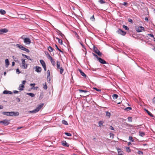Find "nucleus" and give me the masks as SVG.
Here are the masks:
<instances>
[{
	"mask_svg": "<svg viewBox=\"0 0 155 155\" xmlns=\"http://www.w3.org/2000/svg\"><path fill=\"white\" fill-rule=\"evenodd\" d=\"M2 114L5 115L11 116H16L19 115V113L18 112H3Z\"/></svg>",
	"mask_w": 155,
	"mask_h": 155,
	"instance_id": "f257e3e1",
	"label": "nucleus"
},
{
	"mask_svg": "<svg viewBox=\"0 0 155 155\" xmlns=\"http://www.w3.org/2000/svg\"><path fill=\"white\" fill-rule=\"evenodd\" d=\"M21 38L24 40V42L25 45H29L31 43L30 39L28 38H25V35H22Z\"/></svg>",
	"mask_w": 155,
	"mask_h": 155,
	"instance_id": "f03ea898",
	"label": "nucleus"
},
{
	"mask_svg": "<svg viewBox=\"0 0 155 155\" xmlns=\"http://www.w3.org/2000/svg\"><path fill=\"white\" fill-rule=\"evenodd\" d=\"M43 105L44 104H41L39 105L35 109L33 110L32 111H30V112L31 113H36L38 112L43 107Z\"/></svg>",
	"mask_w": 155,
	"mask_h": 155,
	"instance_id": "7ed1b4c3",
	"label": "nucleus"
},
{
	"mask_svg": "<svg viewBox=\"0 0 155 155\" xmlns=\"http://www.w3.org/2000/svg\"><path fill=\"white\" fill-rule=\"evenodd\" d=\"M93 51L96 54H97L98 56H101L102 55V53L100 52L99 50L97 49V48L95 46V45L93 46Z\"/></svg>",
	"mask_w": 155,
	"mask_h": 155,
	"instance_id": "20e7f679",
	"label": "nucleus"
},
{
	"mask_svg": "<svg viewBox=\"0 0 155 155\" xmlns=\"http://www.w3.org/2000/svg\"><path fill=\"white\" fill-rule=\"evenodd\" d=\"M22 66L23 67V68H27L28 64L25 63V60L22 59Z\"/></svg>",
	"mask_w": 155,
	"mask_h": 155,
	"instance_id": "39448f33",
	"label": "nucleus"
},
{
	"mask_svg": "<svg viewBox=\"0 0 155 155\" xmlns=\"http://www.w3.org/2000/svg\"><path fill=\"white\" fill-rule=\"evenodd\" d=\"M117 32L118 34H120L121 35L123 36H124L126 33V32L124 31H123L122 30L120 29H119L117 30Z\"/></svg>",
	"mask_w": 155,
	"mask_h": 155,
	"instance_id": "423d86ee",
	"label": "nucleus"
},
{
	"mask_svg": "<svg viewBox=\"0 0 155 155\" xmlns=\"http://www.w3.org/2000/svg\"><path fill=\"white\" fill-rule=\"evenodd\" d=\"M0 124H3L4 125L6 126L8 125L9 123L8 120H5L3 121H0Z\"/></svg>",
	"mask_w": 155,
	"mask_h": 155,
	"instance_id": "0eeeda50",
	"label": "nucleus"
},
{
	"mask_svg": "<svg viewBox=\"0 0 155 155\" xmlns=\"http://www.w3.org/2000/svg\"><path fill=\"white\" fill-rule=\"evenodd\" d=\"M8 31V30L6 28L1 29H0V35L6 33Z\"/></svg>",
	"mask_w": 155,
	"mask_h": 155,
	"instance_id": "6e6552de",
	"label": "nucleus"
},
{
	"mask_svg": "<svg viewBox=\"0 0 155 155\" xmlns=\"http://www.w3.org/2000/svg\"><path fill=\"white\" fill-rule=\"evenodd\" d=\"M144 28L142 26H140L136 28V30L137 32H140L142 31V30H144Z\"/></svg>",
	"mask_w": 155,
	"mask_h": 155,
	"instance_id": "1a4fd4ad",
	"label": "nucleus"
},
{
	"mask_svg": "<svg viewBox=\"0 0 155 155\" xmlns=\"http://www.w3.org/2000/svg\"><path fill=\"white\" fill-rule=\"evenodd\" d=\"M34 68L35 69V71L38 73L41 72L42 70L41 68L38 66L35 67Z\"/></svg>",
	"mask_w": 155,
	"mask_h": 155,
	"instance_id": "9d476101",
	"label": "nucleus"
},
{
	"mask_svg": "<svg viewBox=\"0 0 155 155\" xmlns=\"http://www.w3.org/2000/svg\"><path fill=\"white\" fill-rule=\"evenodd\" d=\"M97 61L102 64H106V61L103 59H97Z\"/></svg>",
	"mask_w": 155,
	"mask_h": 155,
	"instance_id": "9b49d317",
	"label": "nucleus"
},
{
	"mask_svg": "<svg viewBox=\"0 0 155 155\" xmlns=\"http://www.w3.org/2000/svg\"><path fill=\"white\" fill-rule=\"evenodd\" d=\"M16 46L17 47L19 48L20 49L23 51L25 48V47L23 46L18 44L16 45Z\"/></svg>",
	"mask_w": 155,
	"mask_h": 155,
	"instance_id": "f8f14e48",
	"label": "nucleus"
},
{
	"mask_svg": "<svg viewBox=\"0 0 155 155\" xmlns=\"http://www.w3.org/2000/svg\"><path fill=\"white\" fill-rule=\"evenodd\" d=\"M62 144L63 146L65 147H68L69 146V144L67 143L65 141L62 142Z\"/></svg>",
	"mask_w": 155,
	"mask_h": 155,
	"instance_id": "ddd939ff",
	"label": "nucleus"
},
{
	"mask_svg": "<svg viewBox=\"0 0 155 155\" xmlns=\"http://www.w3.org/2000/svg\"><path fill=\"white\" fill-rule=\"evenodd\" d=\"M3 93L4 94H12V92L10 91L5 90L3 92Z\"/></svg>",
	"mask_w": 155,
	"mask_h": 155,
	"instance_id": "4468645a",
	"label": "nucleus"
},
{
	"mask_svg": "<svg viewBox=\"0 0 155 155\" xmlns=\"http://www.w3.org/2000/svg\"><path fill=\"white\" fill-rule=\"evenodd\" d=\"M5 66L6 68L8 67L9 64V62L8 59H6L5 60Z\"/></svg>",
	"mask_w": 155,
	"mask_h": 155,
	"instance_id": "2eb2a0df",
	"label": "nucleus"
},
{
	"mask_svg": "<svg viewBox=\"0 0 155 155\" xmlns=\"http://www.w3.org/2000/svg\"><path fill=\"white\" fill-rule=\"evenodd\" d=\"M118 155H122L123 152L121 151L120 149L118 148L117 149Z\"/></svg>",
	"mask_w": 155,
	"mask_h": 155,
	"instance_id": "dca6fc26",
	"label": "nucleus"
},
{
	"mask_svg": "<svg viewBox=\"0 0 155 155\" xmlns=\"http://www.w3.org/2000/svg\"><path fill=\"white\" fill-rule=\"evenodd\" d=\"M79 71L80 72V74L81 75H82V76H83V77H86V75L85 74L84 72H83L81 71V70L79 69Z\"/></svg>",
	"mask_w": 155,
	"mask_h": 155,
	"instance_id": "f3484780",
	"label": "nucleus"
},
{
	"mask_svg": "<svg viewBox=\"0 0 155 155\" xmlns=\"http://www.w3.org/2000/svg\"><path fill=\"white\" fill-rule=\"evenodd\" d=\"M145 110L147 113L151 117H153L154 116L150 111H149L145 109Z\"/></svg>",
	"mask_w": 155,
	"mask_h": 155,
	"instance_id": "a211bd4d",
	"label": "nucleus"
},
{
	"mask_svg": "<svg viewBox=\"0 0 155 155\" xmlns=\"http://www.w3.org/2000/svg\"><path fill=\"white\" fill-rule=\"evenodd\" d=\"M24 87L25 86L23 84H20L18 89L20 91H22L23 90V88H21V87L24 88Z\"/></svg>",
	"mask_w": 155,
	"mask_h": 155,
	"instance_id": "6ab92c4d",
	"label": "nucleus"
},
{
	"mask_svg": "<svg viewBox=\"0 0 155 155\" xmlns=\"http://www.w3.org/2000/svg\"><path fill=\"white\" fill-rule=\"evenodd\" d=\"M48 49L50 52H52L54 50H54L51 46H49L48 48Z\"/></svg>",
	"mask_w": 155,
	"mask_h": 155,
	"instance_id": "aec40b11",
	"label": "nucleus"
},
{
	"mask_svg": "<svg viewBox=\"0 0 155 155\" xmlns=\"http://www.w3.org/2000/svg\"><path fill=\"white\" fill-rule=\"evenodd\" d=\"M56 38L58 40V43H60L61 45H62L63 44V42H62V41L59 38H58V37H56Z\"/></svg>",
	"mask_w": 155,
	"mask_h": 155,
	"instance_id": "412c9836",
	"label": "nucleus"
},
{
	"mask_svg": "<svg viewBox=\"0 0 155 155\" xmlns=\"http://www.w3.org/2000/svg\"><path fill=\"white\" fill-rule=\"evenodd\" d=\"M55 47H56V48H57V49H58V50L59 51H60L61 52V54H62V55H63V52L62 51H61V50L60 49L58 48V47L57 45H56L55 44Z\"/></svg>",
	"mask_w": 155,
	"mask_h": 155,
	"instance_id": "4be33fe9",
	"label": "nucleus"
},
{
	"mask_svg": "<svg viewBox=\"0 0 155 155\" xmlns=\"http://www.w3.org/2000/svg\"><path fill=\"white\" fill-rule=\"evenodd\" d=\"M139 134L141 137H143L145 135V134L143 132L140 131L139 132Z\"/></svg>",
	"mask_w": 155,
	"mask_h": 155,
	"instance_id": "5701e85b",
	"label": "nucleus"
},
{
	"mask_svg": "<svg viewBox=\"0 0 155 155\" xmlns=\"http://www.w3.org/2000/svg\"><path fill=\"white\" fill-rule=\"evenodd\" d=\"M40 62L41 64H42L43 67L46 65L45 64L43 60H40Z\"/></svg>",
	"mask_w": 155,
	"mask_h": 155,
	"instance_id": "b1692460",
	"label": "nucleus"
},
{
	"mask_svg": "<svg viewBox=\"0 0 155 155\" xmlns=\"http://www.w3.org/2000/svg\"><path fill=\"white\" fill-rule=\"evenodd\" d=\"M0 13L2 15H4L6 13L5 11L2 9L0 10Z\"/></svg>",
	"mask_w": 155,
	"mask_h": 155,
	"instance_id": "393cba45",
	"label": "nucleus"
},
{
	"mask_svg": "<svg viewBox=\"0 0 155 155\" xmlns=\"http://www.w3.org/2000/svg\"><path fill=\"white\" fill-rule=\"evenodd\" d=\"M45 53L46 55L47 56V57L48 58H52V57L49 54V53L48 52H45Z\"/></svg>",
	"mask_w": 155,
	"mask_h": 155,
	"instance_id": "a878e982",
	"label": "nucleus"
},
{
	"mask_svg": "<svg viewBox=\"0 0 155 155\" xmlns=\"http://www.w3.org/2000/svg\"><path fill=\"white\" fill-rule=\"evenodd\" d=\"M43 88L44 89L46 90L47 88V86L46 84V83L45 82L44 84H43Z\"/></svg>",
	"mask_w": 155,
	"mask_h": 155,
	"instance_id": "bb28decb",
	"label": "nucleus"
},
{
	"mask_svg": "<svg viewBox=\"0 0 155 155\" xmlns=\"http://www.w3.org/2000/svg\"><path fill=\"white\" fill-rule=\"evenodd\" d=\"M57 67L58 69L61 68V67H60V63L58 61L57 62Z\"/></svg>",
	"mask_w": 155,
	"mask_h": 155,
	"instance_id": "cd10ccee",
	"label": "nucleus"
},
{
	"mask_svg": "<svg viewBox=\"0 0 155 155\" xmlns=\"http://www.w3.org/2000/svg\"><path fill=\"white\" fill-rule=\"evenodd\" d=\"M112 97H113V99L115 100L117 98L118 96L117 94H114L112 95Z\"/></svg>",
	"mask_w": 155,
	"mask_h": 155,
	"instance_id": "c85d7f7f",
	"label": "nucleus"
},
{
	"mask_svg": "<svg viewBox=\"0 0 155 155\" xmlns=\"http://www.w3.org/2000/svg\"><path fill=\"white\" fill-rule=\"evenodd\" d=\"M26 94L28 95L31 97H34L35 96L34 94L32 93H27Z\"/></svg>",
	"mask_w": 155,
	"mask_h": 155,
	"instance_id": "c756f323",
	"label": "nucleus"
},
{
	"mask_svg": "<svg viewBox=\"0 0 155 155\" xmlns=\"http://www.w3.org/2000/svg\"><path fill=\"white\" fill-rule=\"evenodd\" d=\"M50 60H51V62L52 64L54 66L55 65V62L54 60V59H50Z\"/></svg>",
	"mask_w": 155,
	"mask_h": 155,
	"instance_id": "7c9ffc66",
	"label": "nucleus"
},
{
	"mask_svg": "<svg viewBox=\"0 0 155 155\" xmlns=\"http://www.w3.org/2000/svg\"><path fill=\"white\" fill-rule=\"evenodd\" d=\"M47 79H48L50 77V71L49 70H48L47 72Z\"/></svg>",
	"mask_w": 155,
	"mask_h": 155,
	"instance_id": "2f4dec72",
	"label": "nucleus"
},
{
	"mask_svg": "<svg viewBox=\"0 0 155 155\" xmlns=\"http://www.w3.org/2000/svg\"><path fill=\"white\" fill-rule=\"evenodd\" d=\"M126 150L127 152L129 153L131 152V150L129 147H127L126 148Z\"/></svg>",
	"mask_w": 155,
	"mask_h": 155,
	"instance_id": "473e14b6",
	"label": "nucleus"
},
{
	"mask_svg": "<svg viewBox=\"0 0 155 155\" xmlns=\"http://www.w3.org/2000/svg\"><path fill=\"white\" fill-rule=\"evenodd\" d=\"M103 123H104V122L103 121H99L98 123V124H99V126L100 127H101Z\"/></svg>",
	"mask_w": 155,
	"mask_h": 155,
	"instance_id": "72a5a7b5",
	"label": "nucleus"
},
{
	"mask_svg": "<svg viewBox=\"0 0 155 155\" xmlns=\"http://www.w3.org/2000/svg\"><path fill=\"white\" fill-rule=\"evenodd\" d=\"M98 2L101 4H103L105 3V2L103 0H100Z\"/></svg>",
	"mask_w": 155,
	"mask_h": 155,
	"instance_id": "f704fd0d",
	"label": "nucleus"
},
{
	"mask_svg": "<svg viewBox=\"0 0 155 155\" xmlns=\"http://www.w3.org/2000/svg\"><path fill=\"white\" fill-rule=\"evenodd\" d=\"M59 69H60V74H62L64 71V69L62 68V67H61V68H60Z\"/></svg>",
	"mask_w": 155,
	"mask_h": 155,
	"instance_id": "c9c22d12",
	"label": "nucleus"
},
{
	"mask_svg": "<svg viewBox=\"0 0 155 155\" xmlns=\"http://www.w3.org/2000/svg\"><path fill=\"white\" fill-rule=\"evenodd\" d=\"M123 28H124L126 30H128L129 29V28H128V27L127 26H125V25H124L123 26Z\"/></svg>",
	"mask_w": 155,
	"mask_h": 155,
	"instance_id": "e433bc0d",
	"label": "nucleus"
},
{
	"mask_svg": "<svg viewBox=\"0 0 155 155\" xmlns=\"http://www.w3.org/2000/svg\"><path fill=\"white\" fill-rule=\"evenodd\" d=\"M62 123L63 124H65V125H68V123L67 121H65L64 120H63L62 121Z\"/></svg>",
	"mask_w": 155,
	"mask_h": 155,
	"instance_id": "4c0bfd02",
	"label": "nucleus"
},
{
	"mask_svg": "<svg viewBox=\"0 0 155 155\" xmlns=\"http://www.w3.org/2000/svg\"><path fill=\"white\" fill-rule=\"evenodd\" d=\"M129 139L132 142H134V140L131 136H129Z\"/></svg>",
	"mask_w": 155,
	"mask_h": 155,
	"instance_id": "58836bf2",
	"label": "nucleus"
},
{
	"mask_svg": "<svg viewBox=\"0 0 155 155\" xmlns=\"http://www.w3.org/2000/svg\"><path fill=\"white\" fill-rule=\"evenodd\" d=\"M65 134L68 136L71 137L72 136L71 134L69 133L66 132V133H65Z\"/></svg>",
	"mask_w": 155,
	"mask_h": 155,
	"instance_id": "ea45409f",
	"label": "nucleus"
},
{
	"mask_svg": "<svg viewBox=\"0 0 155 155\" xmlns=\"http://www.w3.org/2000/svg\"><path fill=\"white\" fill-rule=\"evenodd\" d=\"M23 51H26V52L28 53L30 52V51L28 49L25 48H24Z\"/></svg>",
	"mask_w": 155,
	"mask_h": 155,
	"instance_id": "a19ab883",
	"label": "nucleus"
},
{
	"mask_svg": "<svg viewBox=\"0 0 155 155\" xmlns=\"http://www.w3.org/2000/svg\"><path fill=\"white\" fill-rule=\"evenodd\" d=\"M137 153L140 155H143V152L141 151H138Z\"/></svg>",
	"mask_w": 155,
	"mask_h": 155,
	"instance_id": "79ce46f5",
	"label": "nucleus"
},
{
	"mask_svg": "<svg viewBox=\"0 0 155 155\" xmlns=\"http://www.w3.org/2000/svg\"><path fill=\"white\" fill-rule=\"evenodd\" d=\"M110 115V113L108 112V111H107L106 112V116L109 117Z\"/></svg>",
	"mask_w": 155,
	"mask_h": 155,
	"instance_id": "37998d69",
	"label": "nucleus"
},
{
	"mask_svg": "<svg viewBox=\"0 0 155 155\" xmlns=\"http://www.w3.org/2000/svg\"><path fill=\"white\" fill-rule=\"evenodd\" d=\"M90 19L93 21H94L95 20V18L94 15H93L90 18Z\"/></svg>",
	"mask_w": 155,
	"mask_h": 155,
	"instance_id": "c03bdc74",
	"label": "nucleus"
},
{
	"mask_svg": "<svg viewBox=\"0 0 155 155\" xmlns=\"http://www.w3.org/2000/svg\"><path fill=\"white\" fill-rule=\"evenodd\" d=\"M128 21L130 22L132 24L133 23V20L132 19H131L130 18H128Z\"/></svg>",
	"mask_w": 155,
	"mask_h": 155,
	"instance_id": "a18cd8bd",
	"label": "nucleus"
},
{
	"mask_svg": "<svg viewBox=\"0 0 155 155\" xmlns=\"http://www.w3.org/2000/svg\"><path fill=\"white\" fill-rule=\"evenodd\" d=\"M132 109V108L131 107H127L126 108V110H127L128 111L130 110H131Z\"/></svg>",
	"mask_w": 155,
	"mask_h": 155,
	"instance_id": "49530a36",
	"label": "nucleus"
},
{
	"mask_svg": "<svg viewBox=\"0 0 155 155\" xmlns=\"http://www.w3.org/2000/svg\"><path fill=\"white\" fill-rule=\"evenodd\" d=\"M128 121L131 122L132 121V118L131 117H128Z\"/></svg>",
	"mask_w": 155,
	"mask_h": 155,
	"instance_id": "de8ad7c7",
	"label": "nucleus"
},
{
	"mask_svg": "<svg viewBox=\"0 0 155 155\" xmlns=\"http://www.w3.org/2000/svg\"><path fill=\"white\" fill-rule=\"evenodd\" d=\"M122 5L125 6H127L128 5V3L127 2H124L122 4Z\"/></svg>",
	"mask_w": 155,
	"mask_h": 155,
	"instance_id": "09e8293b",
	"label": "nucleus"
},
{
	"mask_svg": "<svg viewBox=\"0 0 155 155\" xmlns=\"http://www.w3.org/2000/svg\"><path fill=\"white\" fill-rule=\"evenodd\" d=\"M59 35H60L62 38H63V37L64 36V35L61 32H60Z\"/></svg>",
	"mask_w": 155,
	"mask_h": 155,
	"instance_id": "8fccbe9b",
	"label": "nucleus"
},
{
	"mask_svg": "<svg viewBox=\"0 0 155 155\" xmlns=\"http://www.w3.org/2000/svg\"><path fill=\"white\" fill-rule=\"evenodd\" d=\"M92 54L96 58H100L98 57L96 54H95L94 53H93Z\"/></svg>",
	"mask_w": 155,
	"mask_h": 155,
	"instance_id": "3c124183",
	"label": "nucleus"
},
{
	"mask_svg": "<svg viewBox=\"0 0 155 155\" xmlns=\"http://www.w3.org/2000/svg\"><path fill=\"white\" fill-rule=\"evenodd\" d=\"M148 35H149V36H150L151 37H152V38L154 37L153 35L152 34H148Z\"/></svg>",
	"mask_w": 155,
	"mask_h": 155,
	"instance_id": "603ef678",
	"label": "nucleus"
},
{
	"mask_svg": "<svg viewBox=\"0 0 155 155\" xmlns=\"http://www.w3.org/2000/svg\"><path fill=\"white\" fill-rule=\"evenodd\" d=\"M22 55L24 58H28L29 57L28 56H27L26 55L23 54H22Z\"/></svg>",
	"mask_w": 155,
	"mask_h": 155,
	"instance_id": "864d4df0",
	"label": "nucleus"
},
{
	"mask_svg": "<svg viewBox=\"0 0 155 155\" xmlns=\"http://www.w3.org/2000/svg\"><path fill=\"white\" fill-rule=\"evenodd\" d=\"M109 129H110L111 130H114V128L112 126H110L109 127Z\"/></svg>",
	"mask_w": 155,
	"mask_h": 155,
	"instance_id": "5fc2aeb1",
	"label": "nucleus"
},
{
	"mask_svg": "<svg viewBox=\"0 0 155 155\" xmlns=\"http://www.w3.org/2000/svg\"><path fill=\"white\" fill-rule=\"evenodd\" d=\"M94 89L98 91H101L100 89H98L96 88H94Z\"/></svg>",
	"mask_w": 155,
	"mask_h": 155,
	"instance_id": "6e6d98bb",
	"label": "nucleus"
},
{
	"mask_svg": "<svg viewBox=\"0 0 155 155\" xmlns=\"http://www.w3.org/2000/svg\"><path fill=\"white\" fill-rule=\"evenodd\" d=\"M16 72H18V74L20 73V72L18 68L16 69Z\"/></svg>",
	"mask_w": 155,
	"mask_h": 155,
	"instance_id": "4d7b16f0",
	"label": "nucleus"
},
{
	"mask_svg": "<svg viewBox=\"0 0 155 155\" xmlns=\"http://www.w3.org/2000/svg\"><path fill=\"white\" fill-rule=\"evenodd\" d=\"M14 94H17L18 93V91H14Z\"/></svg>",
	"mask_w": 155,
	"mask_h": 155,
	"instance_id": "13d9d810",
	"label": "nucleus"
},
{
	"mask_svg": "<svg viewBox=\"0 0 155 155\" xmlns=\"http://www.w3.org/2000/svg\"><path fill=\"white\" fill-rule=\"evenodd\" d=\"M153 103H155V97L153 98Z\"/></svg>",
	"mask_w": 155,
	"mask_h": 155,
	"instance_id": "bf43d9fd",
	"label": "nucleus"
},
{
	"mask_svg": "<svg viewBox=\"0 0 155 155\" xmlns=\"http://www.w3.org/2000/svg\"><path fill=\"white\" fill-rule=\"evenodd\" d=\"M26 82V81H23L22 82V83L23 84H25Z\"/></svg>",
	"mask_w": 155,
	"mask_h": 155,
	"instance_id": "052dcab7",
	"label": "nucleus"
},
{
	"mask_svg": "<svg viewBox=\"0 0 155 155\" xmlns=\"http://www.w3.org/2000/svg\"><path fill=\"white\" fill-rule=\"evenodd\" d=\"M58 33V34L59 35V33L60 32H61L59 30H57L56 31Z\"/></svg>",
	"mask_w": 155,
	"mask_h": 155,
	"instance_id": "680f3d73",
	"label": "nucleus"
},
{
	"mask_svg": "<svg viewBox=\"0 0 155 155\" xmlns=\"http://www.w3.org/2000/svg\"><path fill=\"white\" fill-rule=\"evenodd\" d=\"M3 108V106L2 105H0V109Z\"/></svg>",
	"mask_w": 155,
	"mask_h": 155,
	"instance_id": "e2e57ef3",
	"label": "nucleus"
},
{
	"mask_svg": "<svg viewBox=\"0 0 155 155\" xmlns=\"http://www.w3.org/2000/svg\"><path fill=\"white\" fill-rule=\"evenodd\" d=\"M78 91H79L80 92H83L84 90L82 89H79L78 90Z\"/></svg>",
	"mask_w": 155,
	"mask_h": 155,
	"instance_id": "0e129e2a",
	"label": "nucleus"
},
{
	"mask_svg": "<svg viewBox=\"0 0 155 155\" xmlns=\"http://www.w3.org/2000/svg\"><path fill=\"white\" fill-rule=\"evenodd\" d=\"M43 68H44V70L45 71H46V65L45 66H43Z\"/></svg>",
	"mask_w": 155,
	"mask_h": 155,
	"instance_id": "69168bd1",
	"label": "nucleus"
},
{
	"mask_svg": "<svg viewBox=\"0 0 155 155\" xmlns=\"http://www.w3.org/2000/svg\"><path fill=\"white\" fill-rule=\"evenodd\" d=\"M145 20H146V21H148V18L146 17L145 18Z\"/></svg>",
	"mask_w": 155,
	"mask_h": 155,
	"instance_id": "338daca9",
	"label": "nucleus"
},
{
	"mask_svg": "<svg viewBox=\"0 0 155 155\" xmlns=\"http://www.w3.org/2000/svg\"><path fill=\"white\" fill-rule=\"evenodd\" d=\"M15 64V62H13H13H12V66H14V65Z\"/></svg>",
	"mask_w": 155,
	"mask_h": 155,
	"instance_id": "774afa93",
	"label": "nucleus"
}]
</instances>
